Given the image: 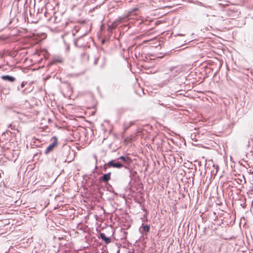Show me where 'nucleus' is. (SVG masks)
Segmentation results:
<instances>
[{"instance_id":"obj_14","label":"nucleus","mask_w":253,"mask_h":253,"mask_svg":"<svg viewBox=\"0 0 253 253\" xmlns=\"http://www.w3.org/2000/svg\"><path fill=\"white\" fill-rule=\"evenodd\" d=\"M193 169V167H191V169ZM191 172H192V171L191 170Z\"/></svg>"},{"instance_id":"obj_15","label":"nucleus","mask_w":253,"mask_h":253,"mask_svg":"<svg viewBox=\"0 0 253 253\" xmlns=\"http://www.w3.org/2000/svg\"><path fill=\"white\" fill-rule=\"evenodd\" d=\"M101 253H104V252H101Z\"/></svg>"},{"instance_id":"obj_11","label":"nucleus","mask_w":253,"mask_h":253,"mask_svg":"<svg viewBox=\"0 0 253 253\" xmlns=\"http://www.w3.org/2000/svg\"><path fill=\"white\" fill-rule=\"evenodd\" d=\"M129 127H128V124H125V128L126 129H127L129 128Z\"/></svg>"},{"instance_id":"obj_12","label":"nucleus","mask_w":253,"mask_h":253,"mask_svg":"<svg viewBox=\"0 0 253 253\" xmlns=\"http://www.w3.org/2000/svg\"><path fill=\"white\" fill-rule=\"evenodd\" d=\"M25 84L24 83V82H22L21 84V87H23L25 86Z\"/></svg>"},{"instance_id":"obj_4","label":"nucleus","mask_w":253,"mask_h":253,"mask_svg":"<svg viewBox=\"0 0 253 253\" xmlns=\"http://www.w3.org/2000/svg\"><path fill=\"white\" fill-rule=\"evenodd\" d=\"M100 238L104 241L105 244H108L111 242V239L109 237H107L104 233H101L100 235Z\"/></svg>"},{"instance_id":"obj_2","label":"nucleus","mask_w":253,"mask_h":253,"mask_svg":"<svg viewBox=\"0 0 253 253\" xmlns=\"http://www.w3.org/2000/svg\"><path fill=\"white\" fill-rule=\"evenodd\" d=\"M107 165L109 167H113L116 168H121L123 167V165L120 162H115L114 160H111L108 162Z\"/></svg>"},{"instance_id":"obj_8","label":"nucleus","mask_w":253,"mask_h":253,"mask_svg":"<svg viewBox=\"0 0 253 253\" xmlns=\"http://www.w3.org/2000/svg\"><path fill=\"white\" fill-rule=\"evenodd\" d=\"M137 10H138L137 8H135L133 9L131 11L129 12V16H130L133 15H136L137 13H135V12Z\"/></svg>"},{"instance_id":"obj_5","label":"nucleus","mask_w":253,"mask_h":253,"mask_svg":"<svg viewBox=\"0 0 253 253\" xmlns=\"http://www.w3.org/2000/svg\"><path fill=\"white\" fill-rule=\"evenodd\" d=\"M117 159L118 160H122L124 162H125L127 164H129L131 162V159L129 157H126V156H121L119 158H118Z\"/></svg>"},{"instance_id":"obj_10","label":"nucleus","mask_w":253,"mask_h":253,"mask_svg":"<svg viewBox=\"0 0 253 253\" xmlns=\"http://www.w3.org/2000/svg\"><path fill=\"white\" fill-rule=\"evenodd\" d=\"M133 124V123L132 122H130L128 124V127H130L131 126H132Z\"/></svg>"},{"instance_id":"obj_7","label":"nucleus","mask_w":253,"mask_h":253,"mask_svg":"<svg viewBox=\"0 0 253 253\" xmlns=\"http://www.w3.org/2000/svg\"><path fill=\"white\" fill-rule=\"evenodd\" d=\"M54 61L55 62L62 63L63 62V59L61 57H56L54 58Z\"/></svg>"},{"instance_id":"obj_3","label":"nucleus","mask_w":253,"mask_h":253,"mask_svg":"<svg viewBox=\"0 0 253 253\" xmlns=\"http://www.w3.org/2000/svg\"><path fill=\"white\" fill-rule=\"evenodd\" d=\"M111 178V172H109L106 174H104L100 178V180L101 181H104L105 182H108Z\"/></svg>"},{"instance_id":"obj_9","label":"nucleus","mask_w":253,"mask_h":253,"mask_svg":"<svg viewBox=\"0 0 253 253\" xmlns=\"http://www.w3.org/2000/svg\"><path fill=\"white\" fill-rule=\"evenodd\" d=\"M143 230L144 231L146 232H147L149 231L150 230V227L148 225H145L143 226Z\"/></svg>"},{"instance_id":"obj_1","label":"nucleus","mask_w":253,"mask_h":253,"mask_svg":"<svg viewBox=\"0 0 253 253\" xmlns=\"http://www.w3.org/2000/svg\"><path fill=\"white\" fill-rule=\"evenodd\" d=\"M52 142L46 148L45 153L47 154L52 151L53 148L57 145L58 139L56 136H53L51 138Z\"/></svg>"},{"instance_id":"obj_13","label":"nucleus","mask_w":253,"mask_h":253,"mask_svg":"<svg viewBox=\"0 0 253 253\" xmlns=\"http://www.w3.org/2000/svg\"><path fill=\"white\" fill-rule=\"evenodd\" d=\"M117 253H120V250H118V251H117Z\"/></svg>"},{"instance_id":"obj_6","label":"nucleus","mask_w":253,"mask_h":253,"mask_svg":"<svg viewBox=\"0 0 253 253\" xmlns=\"http://www.w3.org/2000/svg\"><path fill=\"white\" fill-rule=\"evenodd\" d=\"M1 79H3V80L8 81L10 82H14L15 80L14 77L8 75L2 76L1 77Z\"/></svg>"}]
</instances>
